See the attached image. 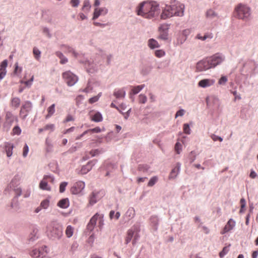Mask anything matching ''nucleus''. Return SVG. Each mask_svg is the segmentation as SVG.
I'll return each mask as SVG.
<instances>
[{
	"label": "nucleus",
	"instance_id": "1",
	"mask_svg": "<svg viewBox=\"0 0 258 258\" xmlns=\"http://www.w3.org/2000/svg\"><path fill=\"white\" fill-rule=\"evenodd\" d=\"M159 5L155 2H143L136 8L137 14L145 18L151 19L159 13Z\"/></svg>",
	"mask_w": 258,
	"mask_h": 258
},
{
	"label": "nucleus",
	"instance_id": "2",
	"mask_svg": "<svg viewBox=\"0 0 258 258\" xmlns=\"http://www.w3.org/2000/svg\"><path fill=\"white\" fill-rule=\"evenodd\" d=\"M183 9L184 5L178 2H175L171 5H167L161 15V18L166 19L174 16H182L183 15Z\"/></svg>",
	"mask_w": 258,
	"mask_h": 258
},
{
	"label": "nucleus",
	"instance_id": "3",
	"mask_svg": "<svg viewBox=\"0 0 258 258\" xmlns=\"http://www.w3.org/2000/svg\"><path fill=\"white\" fill-rule=\"evenodd\" d=\"M237 17L243 20H248L251 15L250 8L243 4H238L235 8Z\"/></svg>",
	"mask_w": 258,
	"mask_h": 258
},
{
	"label": "nucleus",
	"instance_id": "4",
	"mask_svg": "<svg viewBox=\"0 0 258 258\" xmlns=\"http://www.w3.org/2000/svg\"><path fill=\"white\" fill-rule=\"evenodd\" d=\"M47 232L51 236L59 239L62 236V227L56 222H51L47 227Z\"/></svg>",
	"mask_w": 258,
	"mask_h": 258
},
{
	"label": "nucleus",
	"instance_id": "5",
	"mask_svg": "<svg viewBox=\"0 0 258 258\" xmlns=\"http://www.w3.org/2000/svg\"><path fill=\"white\" fill-rule=\"evenodd\" d=\"M62 77L69 86H73L78 80V77L69 71L63 73Z\"/></svg>",
	"mask_w": 258,
	"mask_h": 258
},
{
	"label": "nucleus",
	"instance_id": "6",
	"mask_svg": "<svg viewBox=\"0 0 258 258\" xmlns=\"http://www.w3.org/2000/svg\"><path fill=\"white\" fill-rule=\"evenodd\" d=\"M208 58L211 68H212L221 64L224 60L225 57L221 54L216 53Z\"/></svg>",
	"mask_w": 258,
	"mask_h": 258
},
{
	"label": "nucleus",
	"instance_id": "7",
	"mask_svg": "<svg viewBox=\"0 0 258 258\" xmlns=\"http://www.w3.org/2000/svg\"><path fill=\"white\" fill-rule=\"evenodd\" d=\"M32 103L29 101H25L22 106H21V110L20 111V116L23 119H24L28 115V113L31 110Z\"/></svg>",
	"mask_w": 258,
	"mask_h": 258
},
{
	"label": "nucleus",
	"instance_id": "8",
	"mask_svg": "<svg viewBox=\"0 0 258 258\" xmlns=\"http://www.w3.org/2000/svg\"><path fill=\"white\" fill-rule=\"evenodd\" d=\"M105 195V192L104 190L92 192L90 197V204L91 205L95 204L98 200L102 198Z\"/></svg>",
	"mask_w": 258,
	"mask_h": 258
},
{
	"label": "nucleus",
	"instance_id": "9",
	"mask_svg": "<svg viewBox=\"0 0 258 258\" xmlns=\"http://www.w3.org/2000/svg\"><path fill=\"white\" fill-rule=\"evenodd\" d=\"M211 68L208 58L199 61L196 66L197 70L199 72L204 71Z\"/></svg>",
	"mask_w": 258,
	"mask_h": 258
},
{
	"label": "nucleus",
	"instance_id": "10",
	"mask_svg": "<svg viewBox=\"0 0 258 258\" xmlns=\"http://www.w3.org/2000/svg\"><path fill=\"white\" fill-rule=\"evenodd\" d=\"M48 178L50 179L51 182H53V179L50 176L48 175L44 176L39 183V186L40 189L47 191L51 190V187L48 184L47 179Z\"/></svg>",
	"mask_w": 258,
	"mask_h": 258
},
{
	"label": "nucleus",
	"instance_id": "11",
	"mask_svg": "<svg viewBox=\"0 0 258 258\" xmlns=\"http://www.w3.org/2000/svg\"><path fill=\"white\" fill-rule=\"evenodd\" d=\"M85 187V183L83 181H79L77 182L71 189V191L73 194H78Z\"/></svg>",
	"mask_w": 258,
	"mask_h": 258
},
{
	"label": "nucleus",
	"instance_id": "12",
	"mask_svg": "<svg viewBox=\"0 0 258 258\" xmlns=\"http://www.w3.org/2000/svg\"><path fill=\"white\" fill-rule=\"evenodd\" d=\"M235 226V221L232 219H230L227 222V224L224 226L223 230L220 232L221 234L225 233L232 230Z\"/></svg>",
	"mask_w": 258,
	"mask_h": 258
},
{
	"label": "nucleus",
	"instance_id": "13",
	"mask_svg": "<svg viewBox=\"0 0 258 258\" xmlns=\"http://www.w3.org/2000/svg\"><path fill=\"white\" fill-rule=\"evenodd\" d=\"M100 215L98 213H96L91 218L87 226L88 230L90 231H93L96 224L97 221L98 220Z\"/></svg>",
	"mask_w": 258,
	"mask_h": 258
},
{
	"label": "nucleus",
	"instance_id": "14",
	"mask_svg": "<svg viewBox=\"0 0 258 258\" xmlns=\"http://www.w3.org/2000/svg\"><path fill=\"white\" fill-rule=\"evenodd\" d=\"M108 12V10L105 8H96L94 10L93 20L96 19L100 16L105 15Z\"/></svg>",
	"mask_w": 258,
	"mask_h": 258
},
{
	"label": "nucleus",
	"instance_id": "15",
	"mask_svg": "<svg viewBox=\"0 0 258 258\" xmlns=\"http://www.w3.org/2000/svg\"><path fill=\"white\" fill-rule=\"evenodd\" d=\"M135 215V211L133 208H129L123 216L125 221H128L132 219Z\"/></svg>",
	"mask_w": 258,
	"mask_h": 258
},
{
	"label": "nucleus",
	"instance_id": "16",
	"mask_svg": "<svg viewBox=\"0 0 258 258\" xmlns=\"http://www.w3.org/2000/svg\"><path fill=\"white\" fill-rule=\"evenodd\" d=\"M215 83V81L211 79H203L201 80L199 83L198 85L202 88H206L207 87L211 86L213 85Z\"/></svg>",
	"mask_w": 258,
	"mask_h": 258
},
{
	"label": "nucleus",
	"instance_id": "17",
	"mask_svg": "<svg viewBox=\"0 0 258 258\" xmlns=\"http://www.w3.org/2000/svg\"><path fill=\"white\" fill-rule=\"evenodd\" d=\"M8 66V61L7 60L3 61L1 64L0 68V81L3 79L6 74V68Z\"/></svg>",
	"mask_w": 258,
	"mask_h": 258
},
{
	"label": "nucleus",
	"instance_id": "18",
	"mask_svg": "<svg viewBox=\"0 0 258 258\" xmlns=\"http://www.w3.org/2000/svg\"><path fill=\"white\" fill-rule=\"evenodd\" d=\"M135 233V229H133V228L128 230L126 233V236L125 238V244H128L131 242L132 239L133 238L134 234Z\"/></svg>",
	"mask_w": 258,
	"mask_h": 258
},
{
	"label": "nucleus",
	"instance_id": "19",
	"mask_svg": "<svg viewBox=\"0 0 258 258\" xmlns=\"http://www.w3.org/2000/svg\"><path fill=\"white\" fill-rule=\"evenodd\" d=\"M21 103V100L18 97H13L11 100L10 105L12 107L16 109L18 108Z\"/></svg>",
	"mask_w": 258,
	"mask_h": 258
},
{
	"label": "nucleus",
	"instance_id": "20",
	"mask_svg": "<svg viewBox=\"0 0 258 258\" xmlns=\"http://www.w3.org/2000/svg\"><path fill=\"white\" fill-rule=\"evenodd\" d=\"M70 205L69 200L68 198L63 199L60 200L58 203H57V206L59 207L62 208V209H66Z\"/></svg>",
	"mask_w": 258,
	"mask_h": 258
},
{
	"label": "nucleus",
	"instance_id": "21",
	"mask_svg": "<svg viewBox=\"0 0 258 258\" xmlns=\"http://www.w3.org/2000/svg\"><path fill=\"white\" fill-rule=\"evenodd\" d=\"M13 144L10 143L5 144V150L8 157H11L13 154V149L14 148Z\"/></svg>",
	"mask_w": 258,
	"mask_h": 258
},
{
	"label": "nucleus",
	"instance_id": "22",
	"mask_svg": "<svg viewBox=\"0 0 258 258\" xmlns=\"http://www.w3.org/2000/svg\"><path fill=\"white\" fill-rule=\"evenodd\" d=\"M48 248L46 246H43L40 248L39 258H49L48 256Z\"/></svg>",
	"mask_w": 258,
	"mask_h": 258
},
{
	"label": "nucleus",
	"instance_id": "23",
	"mask_svg": "<svg viewBox=\"0 0 258 258\" xmlns=\"http://www.w3.org/2000/svg\"><path fill=\"white\" fill-rule=\"evenodd\" d=\"M91 119L95 122H100L102 121L103 117L99 112H96L94 114L91 115Z\"/></svg>",
	"mask_w": 258,
	"mask_h": 258
},
{
	"label": "nucleus",
	"instance_id": "24",
	"mask_svg": "<svg viewBox=\"0 0 258 258\" xmlns=\"http://www.w3.org/2000/svg\"><path fill=\"white\" fill-rule=\"evenodd\" d=\"M38 229L36 227H33L32 228V231L29 235V239L33 241L38 238Z\"/></svg>",
	"mask_w": 258,
	"mask_h": 258
},
{
	"label": "nucleus",
	"instance_id": "25",
	"mask_svg": "<svg viewBox=\"0 0 258 258\" xmlns=\"http://www.w3.org/2000/svg\"><path fill=\"white\" fill-rule=\"evenodd\" d=\"M180 169V164L179 163H177L176 167H175L171 171L170 175L169 178H172L175 177L178 174Z\"/></svg>",
	"mask_w": 258,
	"mask_h": 258
},
{
	"label": "nucleus",
	"instance_id": "26",
	"mask_svg": "<svg viewBox=\"0 0 258 258\" xmlns=\"http://www.w3.org/2000/svg\"><path fill=\"white\" fill-rule=\"evenodd\" d=\"M116 98H123L125 97V92L123 89L115 90L113 93Z\"/></svg>",
	"mask_w": 258,
	"mask_h": 258
},
{
	"label": "nucleus",
	"instance_id": "27",
	"mask_svg": "<svg viewBox=\"0 0 258 258\" xmlns=\"http://www.w3.org/2000/svg\"><path fill=\"white\" fill-rule=\"evenodd\" d=\"M6 122H8L9 124V127L11 125L14 120V117L13 114L11 112H7L6 114Z\"/></svg>",
	"mask_w": 258,
	"mask_h": 258
},
{
	"label": "nucleus",
	"instance_id": "28",
	"mask_svg": "<svg viewBox=\"0 0 258 258\" xmlns=\"http://www.w3.org/2000/svg\"><path fill=\"white\" fill-rule=\"evenodd\" d=\"M213 37V35L212 33H208L205 34L204 36H202L200 34H199L197 35L196 38L204 41L207 39H212Z\"/></svg>",
	"mask_w": 258,
	"mask_h": 258
},
{
	"label": "nucleus",
	"instance_id": "29",
	"mask_svg": "<svg viewBox=\"0 0 258 258\" xmlns=\"http://www.w3.org/2000/svg\"><path fill=\"white\" fill-rule=\"evenodd\" d=\"M148 46L151 49L158 48L160 46L158 42L154 39H150L149 40Z\"/></svg>",
	"mask_w": 258,
	"mask_h": 258
},
{
	"label": "nucleus",
	"instance_id": "30",
	"mask_svg": "<svg viewBox=\"0 0 258 258\" xmlns=\"http://www.w3.org/2000/svg\"><path fill=\"white\" fill-rule=\"evenodd\" d=\"M74 228L71 225H69L67 227L65 231V233L67 237L70 238L73 235Z\"/></svg>",
	"mask_w": 258,
	"mask_h": 258
},
{
	"label": "nucleus",
	"instance_id": "31",
	"mask_svg": "<svg viewBox=\"0 0 258 258\" xmlns=\"http://www.w3.org/2000/svg\"><path fill=\"white\" fill-rule=\"evenodd\" d=\"M48 113L46 115V118H48L51 116L55 112V104H53L47 108Z\"/></svg>",
	"mask_w": 258,
	"mask_h": 258
},
{
	"label": "nucleus",
	"instance_id": "32",
	"mask_svg": "<svg viewBox=\"0 0 258 258\" xmlns=\"http://www.w3.org/2000/svg\"><path fill=\"white\" fill-rule=\"evenodd\" d=\"M145 87V85H139L136 87H134L132 89V92L131 94L133 95L137 94L141 90H142Z\"/></svg>",
	"mask_w": 258,
	"mask_h": 258
},
{
	"label": "nucleus",
	"instance_id": "33",
	"mask_svg": "<svg viewBox=\"0 0 258 258\" xmlns=\"http://www.w3.org/2000/svg\"><path fill=\"white\" fill-rule=\"evenodd\" d=\"M91 7L90 3L88 0H85L83 3V10L85 12H88Z\"/></svg>",
	"mask_w": 258,
	"mask_h": 258
},
{
	"label": "nucleus",
	"instance_id": "34",
	"mask_svg": "<svg viewBox=\"0 0 258 258\" xmlns=\"http://www.w3.org/2000/svg\"><path fill=\"white\" fill-rule=\"evenodd\" d=\"M92 168V164L91 163H88L86 165L84 166L81 169L82 174H86L89 172Z\"/></svg>",
	"mask_w": 258,
	"mask_h": 258
},
{
	"label": "nucleus",
	"instance_id": "35",
	"mask_svg": "<svg viewBox=\"0 0 258 258\" xmlns=\"http://www.w3.org/2000/svg\"><path fill=\"white\" fill-rule=\"evenodd\" d=\"M30 255L34 258H39L40 256V248L38 249H34L30 252Z\"/></svg>",
	"mask_w": 258,
	"mask_h": 258
},
{
	"label": "nucleus",
	"instance_id": "36",
	"mask_svg": "<svg viewBox=\"0 0 258 258\" xmlns=\"http://www.w3.org/2000/svg\"><path fill=\"white\" fill-rule=\"evenodd\" d=\"M229 246H225L222 250L219 253V256L221 258H223L229 251Z\"/></svg>",
	"mask_w": 258,
	"mask_h": 258
},
{
	"label": "nucleus",
	"instance_id": "37",
	"mask_svg": "<svg viewBox=\"0 0 258 258\" xmlns=\"http://www.w3.org/2000/svg\"><path fill=\"white\" fill-rule=\"evenodd\" d=\"M158 178L157 176H155L152 177L149 180L148 186H153L158 181Z\"/></svg>",
	"mask_w": 258,
	"mask_h": 258
},
{
	"label": "nucleus",
	"instance_id": "38",
	"mask_svg": "<svg viewBox=\"0 0 258 258\" xmlns=\"http://www.w3.org/2000/svg\"><path fill=\"white\" fill-rule=\"evenodd\" d=\"M33 53L35 58L37 60H39V59L40 57V54H41L40 51L37 48L34 47L33 50Z\"/></svg>",
	"mask_w": 258,
	"mask_h": 258
},
{
	"label": "nucleus",
	"instance_id": "39",
	"mask_svg": "<svg viewBox=\"0 0 258 258\" xmlns=\"http://www.w3.org/2000/svg\"><path fill=\"white\" fill-rule=\"evenodd\" d=\"M206 16L208 18H213L216 16V14L212 10H209L206 13Z\"/></svg>",
	"mask_w": 258,
	"mask_h": 258
},
{
	"label": "nucleus",
	"instance_id": "40",
	"mask_svg": "<svg viewBox=\"0 0 258 258\" xmlns=\"http://www.w3.org/2000/svg\"><path fill=\"white\" fill-rule=\"evenodd\" d=\"M135 229V233L134 234V235L133 236L134 237V239H133V244H135L137 241L139 239V237H140V235H139V230H138L137 229Z\"/></svg>",
	"mask_w": 258,
	"mask_h": 258
},
{
	"label": "nucleus",
	"instance_id": "41",
	"mask_svg": "<svg viewBox=\"0 0 258 258\" xmlns=\"http://www.w3.org/2000/svg\"><path fill=\"white\" fill-rule=\"evenodd\" d=\"M147 98L144 94H140L139 96V102L141 103H145L147 101Z\"/></svg>",
	"mask_w": 258,
	"mask_h": 258
},
{
	"label": "nucleus",
	"instance_id": "42",
	"mask_svg": "<svg viewBox=\"0 0 258 258\" xmlns=\"http://www.w3.org/2000/svg\"><path fill=\"white\" fill-rule=\"evenodd\" d=\"M63 47H64V49L66 50L67 52H72L75 57H77V53H76V52L75 51V50H74V49L73 48L68 46H63Z\"/></svg>",
	"mask_w": 258,
	"mask_h": 258
},
{
	"label": "nucleus",
	"instance_id": "43",
	"mask_svg": "<svg viewBox=\"0 0 258 258\" xmlns=\"http://www.w3.org/2000/svg\"><path fill=\"white\" fill-rule=\"evenodd\" d=\"M21 133V130L18 126H15L12 131L13 134L19 135Z\"/></svg>",
	"mask_w": 258,
	"mask_h": 258
},
{
	"label": "nucleus",
	"instance_id": "44",
	"mask_svg": "<svg viewBox=\"0 0 258 258\" xmlns=\"http://www.w3.org/2000/svg\"><path fill=\"white\" fill-rule=\"evenodd\" d=\"M89 133H98L101 132V129L97 126L94 128L88 130Z\"/></svg>",
	"mask_w": 258,
	"mask_h": 258
},
{
	"label": "nucleus",
	"instance_id": "45",
	"mask_svg": "<svg viewBox=\"0 0 258 258\" xmlns=\"http://www.w3.org/2000/svg\"><path fill=\"white\" fill-rule=\"evenodd\" d=\"M49 202L47 200H43L41 202L40 207L44 209H46L49 206Z\"/></svg>",
	"mask_w": 258,
	"mask_h": 258
},
{
	"label": "nucleus",
	"instance_id": "46",
	"mask_svg": "<svg viewBox=\"0 0 258 258\" xmlns=\"http://www.w3.org/2000/svg\"><path fill=\"white\" fill-rule=\"evenodd\" d=\"M68 183L67 182H61L59 185V192L62 193L64 191L66 187L67 186Z\"/></svg>",
	"mask_w": 258,
	"mask_h": 258
},
{
	"label": "nucleus",
	"instance_id": "47",
	"mask_svg": "<svg viewBox=\"0 0 258 258\" xmlns=\"http://www.w3.org/2000/svg\"><path fill=\"white\" fill-rule=\"evenodd\" d=\"M155 55L158 57H161L165 55V52L162 50H157L155 52Z\"/></svg>",
	"mask_w": 258,
	"mask_h": 258
},
{
	"label": "nucleus",
	"instance_id": "48",
	"mask_svg": "<svg viewBox=\"0 0 258 258\" xmlns=\"http://www.w3.org/2000/svg\"><path fill=\"white\" fill-rule=\"evenodd\" d=\"M183 132L185 134H190V129L189 128V125L187 123H185L183 125Z\"/></svg>",
	"mask_w": 258,
	"mask_h": 258
},
{
	"label": "nucleus",
	"instance_id": "49",
	"mask_svg": "<svg viewBox=\"0 0 258 258\" xmlns=\"http://www.w3.org/2000/svg\"><path fill=\"white\" fill-rule=\"evenodd\" d=\"M100 96V93L97 96H94L93 97L90 98V99L89 100V102L90 103L92 104V103L97 102Z\"/></svg>",
	"mask_w": 258,
	"mask_h": 258
},
{
	"label": "nucleus",
	"instance_id": "50",
	"mask_svg": "<svg viewBox=\"0 0 258 258\" xmlns=\"http://www.w3.org/2000/svg\"><path fill=\"white\" fill-rule=\"evenodd\" d=\"M175 150L177 154H179L181 150V145L179 142H177L175 146Z\"/></svg>",
	"mask_w": 258,
	"mask_h": 258
},
{
	"label": "nucleus",
	"instance_id": "51",
	"mask_svg": "<svg viewBox=\"0 0 258 258\" xmlns=\"http://www.w3.org/2000/svg\"><path fill=\"white\" fill-rule=\"evenodd\" d=\"M227 81V78L225 76H222L219 79L218 83L220 85H224Z\"/></svg>",
	"mask_w": 258,
	"mask_h": 258
},
{
	"label": "nucleus",
	"instance_id": "52",
	"mask_svg": "<svg viewBox=\"0 0 258 258\" xmlns=\"http://www.w3.org/2000/svg\"><path fill=\"white\" fill-rule=\"evenodd\" d=\"M103 215L102 214L100 215L99 218L98 219V226L100 228H101L102 226L103 225Z\"/></svg>",
	"mask_w": 258,
	"mask_h": 258
},
{
	"label": "nucleus",
	"instance_id": "53",
	"mask_svg": "<svg viewBox=\"0 0 258 258\" xmlns=\"http://www.w3.org/2000/svg\"><path fill=\"white\" fill-rule=\"evenodd\" d=\"M190 32V31L189 29H185L182 32V35L184 36L183 40H185L186 38V36H188Z\"/></svg>",
	"mask_w": 258,
	"mask_h": 258
},
{
	"label": "nucleus",
	"instance_id": "54",
	"mask_svg": "<svg viewBox=\"0 0 258 258\" xmlns=\"http://www.w3.org/2000/svg\"><path fill=\"white\" fill-rule=\"evenodd\" d=\"M211 138L214 141L219 140L220 142H222L223 141V139L221 137H218L214 134H212L211 136Z\"/></svg>",
	"mask_w": 258,
	"mask_h": 258
},
{
	"label": "nucleus",
	"instance_id": "55",
	"mask_svg": "<svg viewBox=\"0 0 258 258\" xmlns=\"http://www.w3.org/2000/svg\"><path fill=\"white\" fill-rule=\"evenodd\" d=\"M22 70V68L19 67L18 63H16L15 64V69L14 73L16 74H19L21 73Z\"/></svg>",
	"mask_w": 258,
	"mask_h": 258
},
{
	"label": "nucleus",
	"instance_id": "56",
	"mask_svg": "<svg viewBox=\"0 0 258 258\" xmlns=\"http://www.w3.org/2000/svg\"><path fill=\"white\" fill-rule=\"evenodd\" d=\"M54 127V125L53 124H48L44 126V130H50L53 131Z\"/></svg>",
	"mask_w": 258,
	"mask_h": 258
},
{
	"label": "nucleus",
	"instance_id": "57",
	"mask_svg": "<svg viewBox=\"0 0 258 258\" xmlns=\"http://www.w3.org/2000/svg\"><path fill=\"white\" fill-rule=\"evenodd\" d=\"M29 151V148L27 144H25L23 148V155L24 157H26V156L28 154Z\"/></svg>",
	"mask_w": 258,
	"mask_h": 258
},
{
	"label": "nucleus",
	"instance_id": "58",
	"mask_svg": "<svg viewBox=\"0 0 258 258\" xmlns=\"http://www.w3.org/2000/svg\"><path fill=\"white\" fill-rule=\"evenodd\" d=\"M70 3L73 7H77L78 6V5L80 3V1L79 0H71Z\"/></svg>",
	"mask_w": 258,
	"mask_h": 258
},
{
	"label": "nucleus",
	"instance_id": "59",
	"mask_svg": "<svg viewBox=\"0 0 258 258\" xmlns=\"http://www.w3.org/2000/svg\"><path fill=\"white\" fill-rule=\"evenodd\" d=\"M184 113V110L183 109H180L177 111L175 114V117H177L178 116H182L183 115Z\"/></svg>",
	"mask_w": 258,
	"mask_h": 258
},
{
	"label": "nucleus",
	"instance_id": "60",
	"mask_svg": "<svg viewBox=\"0 0 258 258\" xmlns=\"http://www.w3.org/2000/svg\"><path fill=\"white\" fill-rule=\"evenodd\" d=\"M33 79L34 77L32 76L29 80L24 82V84L26 85V86H30L32 85Z\"/></svg>",
	"mask_w": 258,
	"mask_h": 258
},
{
	"label": "nucleus",
	"instance_id": "61",
	"mask_svg": "<svg viewBox=\"0 0 258 258\" xmlns=\"http://www.w3.org/2000/svg\"><path fill=\"white\" fill-rule=\"evenodd\" d=\"M88 133H89L88 130L85 131L81 135L77 136L76 138V140H80L84 135H85L86 134H87Z\"/></svg>",
	"mask_w": 258,
	"mask_h": 258
},
{
	"label": "nucleus",
	"instance_id": "62",
	"mask_svg": "<svg viewBox=\"0 0 258 258\" xmlns=\"http://www.w3.org/2000/svg\"><path fill=\"white\" fill-rule=\"evenodd\" d=\"M240 204H241V210L240 212L242 211V209L245 207V201L244 199H241L240 200Z\"/></svg>",
	"mask_w": 258,
	"mask_h": 258
},
{
	"label": "nucleus",
	"instance_id": "63",
	"mask_svg": "<svg viewBox=\"0 0 258 258\" xmlns=\"http://www.w3.org/2000/svg\"><path fill=\"white\" fill-rule=\"evenodd\" d=\"M60 63L61 64H64L68 62V59L64 56V55L60 58Z\"/></svg>",
	"mask_w": 258,
	"mask_h": 258
},
{
	"label": "nucleus",
	"instance_id": "64",
	"mask_svg": "<svg viewBox=\"0 0 258 258\" xmlns=\"http://www.w3.org/2000/svg\"><path fill=\"white\" fill-rule=\"evenodd\" d=\"M74 120V117L71 115H68L65 120H64V122H69V121H73Z\"/></svg>",
	"mask_w": 258,
	"mask_h": 258
}]
</instances>
